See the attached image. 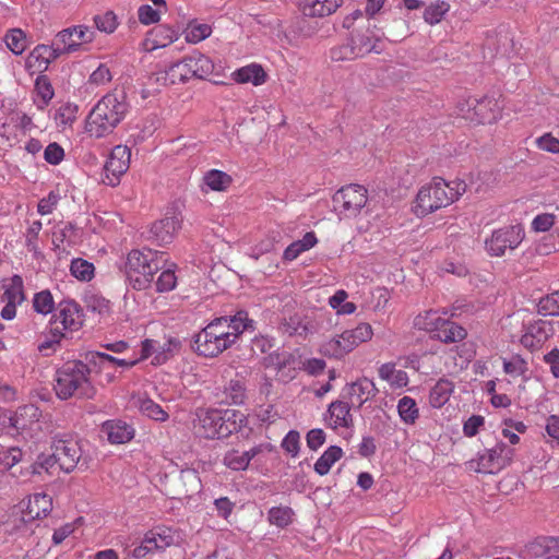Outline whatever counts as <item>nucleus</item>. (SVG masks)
Segmentation results:
<instances>
[{
    "mask_svg": "<svg viewBox=\"0 0 559 559\" xmlns=\"http://www.w3.org/2000/svg\"><path fill=\"white\" fill-rule=\"evenodd\" d=\"M61 56H63V53L60 47L56 45V39L53 38L51 45L39 44L34 47L27 58V67L35 68L38 71H45L52 61Z\"/></svg>",
    "mask_w": 559,
    "mask_h": 559,
    "instance_id": "23",
    "label": "nucleus"
},
{
    "mask_svg": "<svg viewBox=\"0 0 559 559\" xmlns=\"http://www.w3.org/2000/svg\"><path fill=\"white\" fill-rule=\"evenodd\" d=\"M318 242L317 236L313 231L307 233L302 239L292 242L284 251L283 259L286 261H294L302 252L310 250Z\"/></svg>",
    "mask_w": 559,
    "mask_h": 559,
    "instance_id": "35",
    "label": "nucleus"
},
{
    "mask_svg": "<svg viewBox=\"0 0 559 559\" xmlns=\"http://www.w3.org/2000/svg\"><path fill=\"white\" fill-rule=\"evenodd\" d=\"M128 111L129 104L123 92L108 93L92 109L86 131L97 139L106 136L126 118Z\"/></svg>",
    "mask_w": 559,
    "mask_h": 559,
    "instance_id": "3",
    "label": "nucleus"
},
{
    "mask_svg": "<svg viewBox=\"0 0 559 559\" xmlns=\"http://www.w3.org/2000/svg\"><path fill=\"white\" fill-rule=\"evenodd\" d=\"M180 480L185 486V496L191 497L201 491V479L195 469H185L180 473Z\"/></svg>",
    "mask_w": 559,
    "mask_h": 559,
    "instance_id": "48",
    "label": "nucleus"
},
{
    "mask_svg": "<svg viewBox=\"0 0 559 559\" xmlns=\"http://www.w3.org/2000/svg\"><path fill=\"white\" fill-rule=\"evenodd\" d=\"M343 456V450L337 445L329 447L314 463V472L320 476L326 475L331 467Z\"/></svg>",
    "mask_w": 559,
    "mask_h": 559,
    "instance_id": "38",
    "label": "nucleus"
},
{
    "mask_svg": "<svg viewBox=\"0 0 559 559\" xmlns=\"http://www.w3.org/2000/svg\"><path fill=\"white\" fill-rule=\"evenodd\" d=\"M524 238L522 224L503 226L495 229L485 240V249L490 257H503L508 251L515 250Z\"/></svg>",
    "mask_w": 559,
    "mask_h": 559,
    "instance_id": "11",
    "label": "nucleus"
},
{
    "mask_svg": "<svg viewBox=\"0 0 559 559\" xmlns=\"http://www.w3.org/2000/svg\"><path fill=\"white\" fill-rule=\"evenodd\" d=\"M513 450L503 442L497 443L493 448L486 450L477 460L478 473H496L510 464Z\"/></svg>",
    "mask_w": 559,
    "mask_h": 559,
    "instance_id": "18",
    "label": "nucleus"
},
{
    "mask_svg": "<svg viewBox=\"0 0 559 559\" xmlns=\"http://www.w3.org/2000/svg\"><path fill=\"white\" fill-rule=\"evenodd\" d=\"M462 181L448 182L442 178H433L431 182L423 186L416 197L415 213L426 216L441 207L453 203L465 191Z\"/></svg>",
    "mask_w": 559,
    "mask_h": 559,
    "instance_id": "5",
    "label": "nucleus"
},
{
    "mask_svg": "<svg viewBox=\"0 0 559 559\" xmlns=\"http://www.w3.org/2000/svg\"><path fill=\"white\" fill-rule=\"evenodd\" d=\"M93 21H94L96 28L99 32H103L106 34L114 33L119 25L117 15L115 14L114 11H110V10L106 11L102 14L95 15Z\"/></svg>",
    "mask_w": 559,
    "mask_h": 559,
    "instance_id": "49",
    "label": "nucleus"
},
{
    "mask_svg": "<svg viewBox=\"0 0 559 559\" xmlns=\"http://www.w3.org/2000/svg\"><path fill=\"white\" fill-rule=\"evenodd\" d=\"M178 39V32L166 25H158L152 28L146 38L147 50L164 48Z\"/></svg>",
    "mask_w": 559,
    "mask_h": 559,
    "instance_id": "30",
    "label": "nucleus"
},
{
    "mask_svg": "<svg viewBox=\"0 0 559 559\" xmlns=\"http://www.w3.org/2000/svg\"><path fill=\"white\" fill-rule=\"evenodd\" d=\"M35 94L36 98L34 102L37 108L40 110L45 109L55 95L53 88L46 76L40 75L36 79Z\"/></svg>",
    "mask_w": 559,
    "mask_h": 559,
    "instance_id": "41",
    "label": "nucleus"
},
{
    "mask_svg": "<svg viewBox=\"0 0 559 559\" xmlns=\"http://www.w3.org/2000/svg\"><path fill=\"white\" fill-rule=\"evenodd\" d=\"M450 11V3L444 0H433L424 10L423 19L429 25L439 24Z\"/></svg>",
    "mask_w": 559,
    "mask_h": 559,
    "instance_id": "40",
    "label": "nucleus"
},
{
    "mask_svg": "<svg viewBox=\"0 0 559 559\" xmlns=\"http://www.w3.org/2000/svg\"><path fill=\"white\" fill-rule=\"evenodd\" d=\"M248 425L247 416L237 409L200 408L195 413L194 433L204 439L227 438Z\"/></svg>",
    "mask_w": 559,
    "mask_h": 559,
    "instance_id": "2",
    "label": "nucleus"
},
{
    "mask_svg": "<svg viewBox=\"0 0 559 559\" xmlns=\"http://www.w3.org/2000/svg\"><path fill=\"white\" fill-rule=\"evenodd\" d=\"M538 313L543 316L559 314V293L558 290L540 298L538 305Z\"/></svg>",
    "mask_w": 559,
    "mask_h": 559,
    "instance_id": "53",
    "label": "nucleus"
},
{
    "mask_svg": "<svg viewBox=\"0 0 559 559\" xmlns=\"http://www.w3.org/2000/svg\"><path fill=\"white\" fill-rule=\"evenodd\" d=\"M226 396L230 400L231 404L240 405L245 402L246 386L240 380H230L225 389Z\"/></svg>",
    "mask_w": 559,
    "mask_h": 559,
    "instance_id": "56",
    "label": "nucleus"
},
{
    "mask_svg": "<svg viewBox=\"0 0 559 559\" xmlns=\"http://www.w3.org/2000/svg\"><path fill=\"white\" fill-rule=\"evenodd\" d=\"M55 39L62 53L70 55L91 44L95 39V31L87 25H74L58 32Z\"/></svg>",
    "mask_w": 559,
    "mask_h": 559,
    "instance_id": "13",
    "label": "nucleus"
},
{
    "mask_svg": "<svg viewBox=\"0 0 559 559\" xmlns=\"http://www.w3.org/2000/svg\"><path fill=\"white\" fill-rule=\"evenodd\" d=\"M367 200V189L360 185H348L333 195L335 210L348 217L356 216Z\"/></svg>",
    "mask_w": 559,
    "mask_h": 559,
    "instance_id": "12",
    "label": "nucleus"
},
{
    "mask_svg": "<svg viewBox=\"0 0 559 559\" xmlns=\"http://www.w3.org/2000/svg\"><path fill=\"white\" fill-rule=\"evenodd\" d=\"M44 158L50 165H59L64 158V150L57 142L49 143L44 151Z\"/></svg>",
    "mask_w": 559,
    "mask_h": 559,
    "instance_id": "61",
    "label": "nucleus"
},
{
    "mask_svg": "<svg viewBox=\"0 0 559 559\" xmlns=\"http://www.w3.org/2000/svg\"><path fill=\"white\" fill-rule=\"evenodd\" d=\"M59 200L60 194L57 191H50L47 197L39 200L37 205V212L40 215H48L52 213Z\"/></svg>",
    "mask_w": 559,
    "mask_h": 559,
    "instance_id": "62",
    "label": "nucleus"
},
{
    "mask_svg": "<svg viewBox=\"0 0 559 559\" xmlns=\"http://www.w3.org/2000/svg\"><path fill=\"white\" fill-rule=\"evenodd\" d=\"M378 393L374 382L366 377L347 383L342 390V397L350 402L354 408H360Z\"/></svg>",
    "mask_w": 559,
    "mask_h": 559,
    "instance_id": "19",
    "label": "nucleus"
},
{
    "mask_svg": "<svg viewBox=\"0 0 559 559\" xmlns=\"http://www.w3.org/2000/svg\"><path fill=\"white\" fill-rule=\"evenodd\" d=\"M131 151L127 145H116L104 166L103 182L115 187L130 167Z\"/></svg>",
    "mask_w": 559,
    "mask_h": 559,
    "instance_id": "15",
    "label": "nucleus"
},
{
    "mask_svg": "<svg viewBox=\"0 0 559 559\" xmlns=\"http://www.w3.org/2000/svg\"><path fill=\"white\" fill-rule=\"evenodd\" d=\"M178 542L179 534L176 530L158 525L144 534L141 544L132 550V557L134 559H143L147 555L164 551L178 544Z\"/></svg>",
    "mask_w": 559,
    "mask_h": 559,
    "instance_id": "10",
    "label": "nucleus"
},
{
    "mask_svg": "<svg viewBox=\"0 0 559 559\" xmlns=\"http://www.w3.org/2000/svg\"><path fill=\"white\" fill-rule=\"evenodd\" d=\"M181 221L178 216H167L163 219L155 222L151 227L152 238L158 245H167L170 243L176 235V233L180 229Z\"/></svg>",
    "mask_w": 559,
    "mask_h": 559,
    "instance_id": "26",
    "label": "nucleus"
},
{
    "mask_svg": "<svg viewBox=\"0 0 559 559\" xmlns=\"http://www.w3.org/2000/svg\"><path fill=\"white\" fill-rule=\"evenodd\" d=\"M526 361L520 355L512 356L511 359L503 360V369L506 373L512 377H519L525 373L527 370Z\"/></svg>",
    "mask_w": 559,
    "mask_h": 559,
    "instance_id": "58",
    "label": "nucleus"
},
{
    "mask_svg": "<svg viewBox=\"0 0 559 559\" xmlns=\"http://www.w3.org/2000/svg\"><path fill=\"white\" fill-rule=\"evenodd\" d=\"M254 330V321L245 310L234 316H225L212 320L200 333L194 336L193 343L199 349L201 346L213 349H228L237 344L245 331Z\"/></svg>",
    "mask_w": 559,
    "mask_h": 559,
    "instance_id": "1",
    "label": "nucleus"
},
{
    "mask_svg": "<svg viewBox=\"0 0 559 559\" xmlns=\"http://www.w3.org/2000/svg\"><path fill=\"white\" fill-rule=\"evenodd\" d=\"M453 391L454 383L451 380L439 379L430 390L429 404L433 408H441L450 400Z\"/></svg>",
    "mask_w": 559,
    "mask_h": 559,
    "instance_id": "34",
    "label": "nucleus"
},
{
    "mask_svg": "<svg viewBox=\"0 0 559 559\" xmlns=\"http://www.w3.org/2000/svg\"><path fill=\"white\" fill-rule=\"evenodd\" d=\"M342 0H304L300 10L305 16L323 17L334 13Z\"/></svg>",
    "mask_w": 559,
    "mask_h": 559,
    "instance_id": "29",
    "label": "nucleus"
},
{
    "mask_svg": "<svg viewBox=\"0 0 559 559\" xmlns=\"http://www.w3.org/2000/svg\"><path fill=\"white\" fill-rule=\"evenodd\" d=\"M165 262L163 252L132 250L126 262V275L130 285L138 290L147 288L153 282L154 274Z\"/></svg>",
    "mask_w": 559,
    "mask_h": 559,
    "instance_id": "7",
    "label": "nucleus"
},
{
    "mask_svg": "<svg viewBox=\"0 0 559 559\" xmlns=\"http://www.w3.org/2000/svg\"><path fill=\"white\" fill-rule=\"evenodd\" d=\"M102 431L112 444H123L134 438V428L122 420H107L102 425Z\"/></svg>",
    "mask_w": 559,
    "mask_h": 559,
    "instance_id": "27",
    "label": "nucleus"
},
{
    "mask_svg": "<svg viewBox=\"0 0 559 559\" xmlns=\"http://www.w3.org/2000/svg\"><path fill=\"white\" fill-rule=\"evenodd\" d=\"M350 40L356 48V55L358 58L366 56L369 52L381 53L383 50L382 43L379 37L371 36L367 33H357L352 35Z\"/></svg>",
    "mask_w": 559,
    "mask_h": 559,
    "instance_id": "32",
    "label": "nucleus"
},
{
    "mask_svg": "<svg viewBox=\"0 0 559 559\" xmlns=\"http://www.w3.org/2000/svg\"><path fill=\"white\" fill-rule=\"evenodd\" d=\"M33 308L37 313L49 314L55 309V300L48 289L38 292L33 297Z\"/></svg>",
    "mask_w": 559,
    "mask_h": 559,
    "instance_id": "47",
    "label": "nucleus"
},
{
    "mask_svg": "<svg viewBox=\"0 0 559 559\" xmlns=\"http://www.w3.org/2000/svg\"><path fill=\"white\" fill-rule=\"evenodd\" d=\"M2 289L1 301L5 305L1 309L0 316L3 320L10 321L16 316V307L22 305L26 299L22 276L14 274L8 281H4L2 283Z\"/></svg>",
    "mask_w": 559,
    "mask_h": 559,
    "instance_id": "16",
    "label": "nucleus"
},
{
    "mask_svg": "<svg viewBox=\"0 0 559 559\" xmlns=\"http://www.w3.org/2000/svg\"><path fill=\"white\" fill-rule=\"evenodd\" d=\"M397 414L401 421L407 426H413L419 418V407L416 401L411 396H403L397 402Z\"/></svg>",
    "mask_w": 559,
    "mask_h": 559,
    "instance_id": "36",
    "label": "nucleus"
},
{
    "mask_svg": "<svg viewBox=\"0 0 559 559\" xmlns=\"http://www.w3.org/2000/svg\"><path fill=\"white\" fill-rule=\"evenodd\" d=\"M551 331L550 323L538 321L528 325L521 336V344L526 349H540L549 336Z\"/></svg>",
    "mask_w": 559,
    "mask_h": 559,
    "instance_id": "24",
    "label": "nucleus"
},
{
    "mask_svg": "<svg viewBox=\"0 0 559 559\" xmlns=\"http://www.w3.org/2000/svg\"><path fill=\"white\" fill-rule=\"evenodd\" d=\"M212 34V27L205 23L191 22L185 31V37L188 43L198 44Z\"/></svg>",
    "mask_w": 559,
    "mask_h": 559,
    "instance_id": "45",
    "label": "nucleus"
},
{
    "mask_svg": "<svg viewBox=\"0 0 559 559\" xmlns=\"http://www.w3.org/2000/svg\"><path fill=\"white\" fill-rule=\"evenodd\" d=\"M157 75V80H163L166 84L183 83L192 78L186 57L166 66Z\"/></svg>",
    "mask_w": 559,
    "mask_h": 559,
    "instance_id": "28",
    "label": "nucleus"
},
{
    "mask_svg": "<svg viewBox=\"0 0 559 559\" xmlns=\"http://www.w3.org/2000/svg\"><path fill=\"white\" fill-rule=\"evenodd\" d=\"M84 304L88 311L107 317L111 312L110 301L96 293H90L84 296Z\"/></svg>",
    "mask_w": 559,
    "mask_h": 559,
    "instance_id": "42",
    "label": "nucleus"
},
{
    "mask_svg": "<svg viewBox=\"0 0 559 559\" xmlns=\"http://www.w3.org/2000/svg\"><path fill=\"white\" fill-rule=\"evenodd\" d=\"M60 469L67 474L72 473L82 457V448L74 439H55L51 444Z\"/></svg>",
    "mask_w": 559,
    "mask_h": 559,
    "instance_id": "17",
    "label": "nucleus"
},
{
    "mask_svg": "<svg viewBox=\"0 0 559 559\" xmlns=\"http://www.w3.org/2000/svg\"><path fill=\"white\" fill-rule=\"evenodd\" d=\"M140 412L157 421H165L168 419V413L162 408L157 403L148 397L139 400Z\"/></svg>",
    "mask_w": 559,
    "mask_h": 559,
    "instance_id": "46",
    "label": "nucleus"
},
{
    "mask_svg": "<svg viewBox=\"0 0 559 559\" xmlns=\"http://www.w3.org/2000/svg\"><path fill=\"white\" fill-rule=\"evenodd\" d=\"M83 323V310L76 301H60L53 320L50 322V328L45 332L44 340L39 344L38 349L61 345L62 340L68 338L70 333L79 331Z\"/></svg>",
    "mask_w": 559,
    "mask_h": 559,
    "instance_id": "6",
    "label": "nucleus"
},
{
    "mask_svg": "<svg viewBox=\"0 0 559 559\" xmlns=\"http://www.w3.org/2000/svg\"><path fill=\"white\" fill-rule=\"evenodd\" d=\"M457 115L475 123H492L501 115L502 106L493 96H469L457 103Z\"/></svg>",
    "mask_w": 559,
    "mask_h": 559,
    "instance_id": "9",
    "label": "nucleus"
},
{
    "mask_svg": "<svg viewBox=\"0 0 559 559\" xmlns=\"http://www.w3.org/2000/svg\"><path fill=\"white\" fill-rule=\"evenodd\" d=\"M261 452L262 445L253 447L245 452L233 449L225 454L224 464L233 471H245L250 461Z\"/></svg>",
    "mask_w": 559,
    "mask_h": 559,
    "instance_id": "31",
    "label": "nucleus"
},
{
    "mask_svg": "<svg viewBox=\"0 0 559 559\" xmlns=\"http://www.w3.org/2000/svg\"><path fill=\"white\" fill-rule=\"evenodd\" d=\"M355 49L356 48L349 39L347 43L333 47L330 50V57L333 61L354 60L358 58Z\"/></svg>",
    "mask_w": 559,
    "mask_h": 559,
    "instance_id": "55",
    "label": "nucleus"
},
{
    "mask_svg": "<svg viewBox=\"0 0 559 559\" xmlns=\"http://www.w3.org/2000/svg\"><path fill=\"white\" fill-rule=\"evenodd\" d=\"M91 369L82 361H69L56 372L53 390L60 400L93 399L96 389L90 379Z\"/></svg>",
    "mask_w": 559,
    "mask_h": 559,
    "instance_id": "4",
    "label": "nucleus"
},
{
    "mask_svg": "<svg viewBox=\"0 0 559 559\" xmlns=\"http://www.w3.org/2000/svg\"><path fill=\"white\" fill-rule=\"evenodd\" d=\"M22 520L32 522L49 515L52 511V498L45 492H36L21 501Z\"/></svg>",
    "mask_w": 559,
    "mask_h": 559,
    "instance_id": "20",
    "label": "nucleus"
},
{
    "mask_svg": "<svg viewBox=\"0 0 559 559\" xmlns=\"http://www.w3.org/2000/svg\"><path fill=\"white\" fill-rule=\"evenodd\" d=\"M150 352H142V355L135 359H118L110 355L105 354L104 352H93L92 362L95 367H98V371L104 373L106 377V381L110 382L114 380L115 374L114 371L116 367H121L123 369L133 367L141 360H145L148 358Z\"/></svg>",
    "mask_w": 559,
    "mask_h": 559,
    "instance_id": "22",
    "label": "nucleus"
},
{
    "mask_svg": "<svg viewBox=\"0 0 559 559\" xmlns=\"http://www.w3.org/2000/svg\"><path fill=\"white\" fill-rule=\"evenodd\" d=\"M233 79L238 83H252L259 86L266 81L264 69L257 63L242 67L233 73Z\"/></svg>",
    "mask_w": 559,
    "mask_h": 559,
    "instance_id": "33",
    "label": "nucleus"
},
{
    "mask_svg": "<svg viewBox=\"0 0 559 559\" xmlns=\"http://www.w3.org/2000/svg\"><path fill=\"white\" fill-rule=\"evenodd\" d=\"M4 43L14 55H21L27 48L26 35L20 28L10 29L4 36Z\"/></svg>",
    "mask_w": 559,
    "mask_h": 559,
    "instance_id": "44",
    "label": "nucleus"
},
{
    "mask_svg": "<svg viewBox=\"0 0 559 559\" xmlns=\"http://www.w3.org/2000/svg\"><path fill=\"white\" fill-rule=\"evenodd\" d=\"M190 72L192 74V78H200L203 79L207 75H210L214 70V64L212 60L200 53L194 52L188 57H186Z\"/></svg>",
    "mask_w": 559,
    "mask_h": 559,
    "instance_id": "37",
    "label": "nucleus"
},
{
    "mask_svg": "<svg viewBox=\"0 0 559 559\" xmlns=\"http://www.w3.org/2000/svg\"><path fill=\"white\" fill-rule=\"evenodd\" d=\"M56 464L58 462L53 452L51 454L40 453L35 462H33V472L35 471L37 475L43 473L51 475Z\"/></svg>",
    "mask_w": 559,
    "mask_h": 559,
    "instance_id": "57",
    "label": "nucleus"
},
{
    "mask_svg": "<svg viewBox=\"0 0 559 559\" xmlns=\"http://www.w3.org/2000/svg\"><path fill=\"white\" fill-rule=\"evenodd\" d=\"M293 514L288 507H274L269 511V520L276 526L285 527L292 523Z\"/></svg>",
    "mask_w": 559,
    "mask_h": 559,
    "instance_id": "54",
    "label": "nucleus"
},
{
    "mask_svg": "<svg viewBox=\"0 0 559 559\" xmlns=\"http://www.w3.org/2000/svg\"><path fill=\"white\" fill-rule=\"evenodd\" d=\"M40 417L41 412L36 405H23L10 417V426L17 435L34 438L41 431Z\"/></svg>",
    "mask_w": 559,
    "mask_h": 559,
    "instance_id": "14",
    "label": "nucleus"
},
{
    "mask_svg": "<svg viewBox=\"0 0 559 559\" xmlns=\"http://www.w3.org/2000/svg\"><path fill=\"white\" fill-rule=\"evenodd\" d=\"M300 436L297 431L290 430L282 441V448L293 457L299 453Z\"/></svg>",
    "mask_w": 559,
    "mask_h": 559,
    "instance_id": "64",
    "label": "nucleus"
},
{
    "mask_svg": "<svg viewBox=\"0 0 559 559\" xmlns=\"http://www.w3.org/2000/svg\"><path fill=\"white\" fill-rule=\"evenodd\" d=\"M352 408L350 402L346 399L333 401L325 414L326 426L333 430L352 428L354 426Z\"/></svg>",
    "mask_w": 559,
    "mask_h": 559,
    "instance_id": "21",
    "label": "nucleus"
},
{
    "mask_svg": "<svg viewBox=\"0 0 559 559\" xmlns=\"http://www.w3.org/2000/svg\"><path fill=\"white\" fill-rule=\"evenodd\" d=\"M231 182V176L218 169H210L203 175V183L211 191H225Z\"/></svg>",
    "mask_w": 559,
    "mask_h": 559,
    "instance_id": "39",
    "label": "nucleus"
},
{
    "mask_svg": "<svg viewBox=\"0 0 559 559\" xmlns=\"http://www.w3.org/2000/svg\"><path fill=\"white\" fill-rule=\"evenodd\" d=\"M43 228V223L40 221H34L26 230L25 234V243L28 251L34 254L38 253V235Z\"/></svg>",
    "mask_w": 559,
    "mask_h": 559,
    "instance_id": "59",
    "label": "nucleus"
},
{
    "mask_svg": "<svg viewBox=\"0 0 559 559\" xmlns=\"http://www.w3.org/2000/svg\"><path fill=\"white\" fill-rule=\"evenodd\" d=\"M175 264H170L166 267L156 281V290L158 293H167L173 290L177 285V276L175 274Z\"/></svg>",
    "mask_w": 559,
    "mask_h": 559,
    "instance_id": "52",
    "label": "nucleus"
},
{
    "mask_svg": "<svg viewBox=\"0 0 559 559\" xmlns=\"http://www.w3.org/2000/svg\"><path fill=\"white\" fill-rule=\"evenodd\" d=\"M267 362L270 365H276L275 369L277 370V373H280L284 380H289V379L295 378L296 367L294 366L293 368L289 367L287 369V366L290 365L289 358L282 357V355L280 353H274L267 357Z\"/></svg>",
    "mask_w": 559,
    "mask_h": 559,
    "instance_id": "51",
    "label": "nucleus"
},
{
    "mask_svg": "<svg viewBox=\"0 0 559 559\" xmlns=\"http://www.w3.org/2000/svg\"><path fill=\"white\" fill-rule=\"evenodd\" d=\"M556 217L557 216L551 213L538 214L533 218L531 227L536 233H546L555 225Z\"/></svg>",
    "mask_w": 559,
    "mask_h": 559,
    "instance_id": "60",
    "label": "nucleus"
},
{
    "mask_svg": "<svg viewBox=\"0 0 559 559\" xmlns=\"http://www.w3.org/2000/svg\"><path fill=\"white\" fill-rule=\"evenodd\" d=\"M23 460V452L20 448H9L0 451V469L13 471L14 466Z\"/></svg>",
    "mask_w": 559,
    "mask_h": 559,
    "instance_id": "50",
    "label": "nucleus"
},
{
    "mask_svg": "<svg viewBox=\"0 0 559 559\" xmlns=\"http://www.w3.org/2000/svg\"><path fill=\"white\" fill-rule=\"evenodd\" d=\"M448 314L449 311L445 309L442 311V314L438 310H428L415 317L414 325L419 330L429 332L431 338L439 340L445 344L464 340L467 335L466 330L443 317ZM450 316L453 317L454 313L451 312Z\"/></svg>",
    "mask_w": 559,
    "mask_h": 559,
    "instance_id": "8",
    "label": "nucleus"
},
{
    "mask_svg": "<svg viewBox=\"0 0 559 559\" xmlns=\"http://www.w3.org/2000/svg\"><path fill=\"white\" fill-rule=\"evenodd\" d=\"M373 335L372 328L368 323H360L355 329L344 331L335 340V344L341 349H350L369 341Z\"/></svg>",
    "mask_w": 559,
    "mask_h": 559,
    "instance_id": "25",
    "label": "nucleus"
},
{
    "mask_svg": "<svg viewBox=\"0 0 559 559\" xmlns=\"http://www.w3.org/2000/svg\"><path fill=\"white\" fill-rule=\"evenodd\" d=\"M70 273L73 277L81 282H90L95 274L94 264L87 260L76 258L71 261Z\"/></svg>",
    "mask_w": 559,
    "mask_h": 559,
    "instance_id": "43",
    "label": "nucleus"
},
{
    "mask_svg": "<svg viewBox=\"0 0 559 559\" xmlns=\"http://www.w3.org/2000/svg\"><path fill=\"white\" fill-rule=\"evenodd\" d=\"M138 17L144 25L155 24L160 20V12L148 4H143L138 10Z\"/></svg>",
    "mask_w": 559,
    "mask_h": 559,
    "instance_id": "63",
    "label": "nucleus"
}]
</instances>
